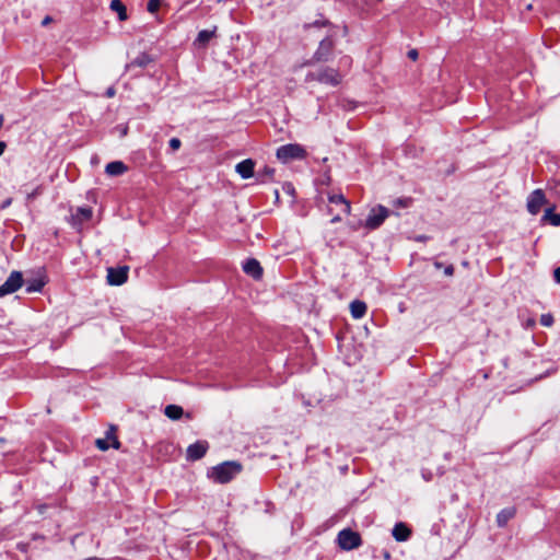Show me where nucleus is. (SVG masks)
Returning <instances> with one entry per match:
<instances>
[{
	"mask_svg": "<svg viewBox=\"0 0 560 560\" xmlns=\"http://www.w3.org/2000/svg\"><path fill=\"white\" fill-rule=\"evenodd\" d=\"M24 283L21 271L13 270L7 280L0 285V298L16 292Z\"/></svg>",
	"mask_w": 560,
	"mask_h": 560,
	"instance_id": "nucleus-5",
	"label": "nucleus"
},
{
	"mask_svg": "<svg viewBox=\"0 0 560 560\" xmlns=\"http://www.w3.org/2000/svg\"><path fill=\"white\" fill-rule=\"evenodd\" d=\"M553 279L557 283L560 284V266L553 270Z\"/></svg>",
	"mask_w": 560,
	"mask_h": 560,
	"instance_id": "nucleus-35",
	"label": "nucleus"
},
{
	"mask_svg": "<svg viewBox=\"0 0 560 560\" xmlns=\"http://www.w3.org/2000/svg\"><path fill=\"white\" fill-rule=\"evenodd\" d=\"M152 61H153V59L150 55H148L147 52H141L127 67L128 68H132V67L145 68Z\"/></svg>",
	"mask_w": 560,
	"mask_h": 560,
	"instance_id": "nucleus-25",
	"label": "nucleus"
},
{
	"mask_svg": "<svg viewBox=\"0 0 560 560\" xmlns=\"http://www.w3.org/2000/svg\"><path fill=\"white\" fill-rule=\"evenodd\" d=\"M50 22H51V18H50V16H46V18L42 21V25H43V26H46V25H48Z\"/></svg>",
	"mask_w": 560,
	"mask_h": 560,
	"instance_id": "nucleus-39",
	"label": "nucleus"
},
{
	"mask_svg": "<svg viewBox=\"0 0 560 560\" xmlns=\"http://www.w3.org/2000/svg\"><path fill=\"white\" fill-rule=\"evenodd\" d=\"M10 205V200H7L4 203H3V208L8 207Z\"/></svg>",
	"mask_w": 560,
	"mask_h": 560,
	"instance_id": "nucleus-47",
	"label": "nucleus"
},
{
	"mask_svg": "<svg viewBox=\"0 0 560 560\" xmlns=\"http://www.w3.org/2000/svg\"><path fill=\"white\" fill-rule=\"evenodd\" d=\"M408 57L411 59V60H417L418 58V51L416 49H411L408 51Z\"/></svg>",
	"mask_w": 560,
	"mask_h": 560,
	"instance_id": "nucleus-37",
	"label": "nucleus"
},
{
	"mask_svg": "<svg viewBox=\"0 0 560 560\" xmlns=\"http://www.w3.org/2000/svg\"><path fill=\"white\" fill-rule=\"evenodd\" d=\"M515 513H516L515 508L502 509L497 514V518H495L497 525L499 527H504L509 523V521L512 520L515 516Z\"/></svg>",
	"mask_w": 560,
	"mask_h": 560,
	"instance_id": "nucleus-18",
	"label": "nucleus"
},
{
	"mask_svg": "<svg viewBox=\"0 0 560 560\" xmlns=\"http://www.w3.org/2000/svg\"><path fill=\"white\" fill-rule=\"evenodd\" d=\"M535 325V319H529L527 322V326L533 327Z\"/></svg>",
	"mask_w": 560,
	"mask_h": 560,
	"instance_id": "nucleus-43",
	"label": "nucleus"
},
{
	"mask_svg": "<svg viewBox=\"0 0 560 560\" xmlns=\"http://www.w3.org/2000/svg\"><path fill=\"white\" fill-rule=\"evenodd\" d=\"M394 207L409 208V207H411V199L410 198H398L395 200Z\"/></svg>",
	"mask_w": 560,
	"mask_h": 560,
	"instance_id": "nucleus-32",
	"label": "nucleus"
},
{
	"mask_svg": "<svg viewBox=\"0 0 560 560\" xmlns=\"http://www.w3.org/2000/svg\"><path fill=\"white\" fill-rule=\"evenodd\" d=\"M162 0H149L147 9L150 13H155L161 7Z\"/></svg>",
	"mask_w": 560,
	"mask_h": 560,
	"instance_id": "nucleus-31",
	"label": "nucleus"
},
{
	"mask_svg": "<svg viewBox=\"0 0 560 560\" xmlns=\"http://www.w3.org/2000/svg\"><path fill=\"white\" fill-rule=\"evenodd\" d=\"M545 210L551 211V210H555V207L553 206L547 207Z\"/></svg>",
	"mask_w": 560,
	"mask_h": 560,
	"instance_id": "nucleus-48",
	"label": "nucleus"
},
{
	"mask_svg": "<svg viewBox=\"0 0 560 560\" xmlns=\"http://www.w3.org/2000/svg\"><path fill=\"white\" fill-rule=\"evenodd\" d=\"M209 448V444L207 441H196L190 444L186 451V458L190 462H196L201 459Z\"/></svg>",
	"mask_w": 560,
	"mask_h": 560,
	"instance_id": "nucleus-10",
	"label": "nucleus"
},
{
	"mask_svg": "<svg viewBox=\"0 0 560 560\" xmlns=\"http://www.w3.org/2000/svg\"><path fill=\"white\" fill-rule=\"evenodd\" d=\"M235 171L243 179H248L255 175V162L252 159L243 160L236 164Z\"/></svg>",
	"mask_w": 560,
	"mask_h": 560,
	"instance_id": "nucleus-14",
	"label": "nucleus"
},
{
	"mask_svg": "<svg viewBox=\"0 0 560 560\" xmlns=\"http://www.w3.org/2000/svg\"><path fill=\"white\" fill-rule=\"evenodd\" d=\"M545 202V192L541 189H536L527 198V210H539Z\"/></svg>",
	"mask_w": 560,
	"mask_h": 560,
	"instance_id": "nucleus-15",
	"label": "nucleus"
},
{
	"mask_svg": "<svg viewBox=\"0 0 560 560\" xmlns=\"http://www.w3.org/2000/svg\"><path fill=\"white\" fill-rule=\"evenodd\" d=\"M243 469L237 460H225L220 463L207 471V477L215 483L224 485L233 480Z\"/></svg>",
	"mask_w": 560,
	"mask_h": 560,
	"instance_id": "nucleus-1",
	"label": "nucleus"
},
{
	"mask_svg": "<svg viewBox=\"0 0 560 560\" xmlns=\"http://www.w3.org/2000/svg\"><path fill=\"white\" fill-rule=\"evenodd\" d=\"M294 187L290 183H285L282 185V194L288 197V206L291 207L294 201Z\"/></svg>",
	"mask_w": 560,
	"mask_h": 560,
	"instance_id": "nucleus-28",
	"label": "nucleus"
},
{
	"mask_svg": "<svg viewBox=\"0 0 560 560\" xmlns=\"http://www.w3.org/2000/svg\"><path fill=\"white\" fill-rule=\"evenodd\" d=\"M307 81L315 80L324 84L336 86L341 81L340 73L332 68H323L316 72H310L306 77Z\"/></svg>",
	"mask_w": 560,
	"mask_h": 560,
	"instance_id": "nucleus-4",
	"label": "nucleus"
},
{
	"mask_svg": "<svg viewBox=\"0 0 560 560\" xmlns=\"http://www.w3.org/2000/svg\"><path fill=\"white\" fill-rule=\"evenodd\" d=\"M215 31H217V27H214L213 30L200 31L195 40V44L198 46H201V47L206 46L210 42V39L214 37Z\"/></svg>",
	"mask_w": 560,
	"mask_h": 560,
	"instance_id": "nucleus-23",
	"label": "nucleus"
},
{
	"mask_svg": "<svg viewBox=\"0 0 560 560\" xmlns=\"http://www.w3.org/2000/svg\"><path fill=\"white\" fill-rule=\"evenodd\" d=\"M180 145H182V142L178 138H172L170 140V147L173 151L178 150L180 148Z\"/></svg>",
	"mask_w": 560,
	"mask_h": 560,
	"instance_id": "nucleus-33",
	"label": "nucleus"
},
{
	"mask_svg": "<svg viewBox=\"0 0 560 560\" xmlns=\"http://www.w3.org/2000/svg\"><path fill=\"white\" fill-rule=\"evenodd\" d=\"M553 316L550 313H546L540 316V324L545 327H550L553 324Z\"/></svg>",
	"mask_w": 560,
	"mask_h": 560,
	"instance_id": "nucleus-30",
	"label": "nucleus"
},
{
	"mask_svg": "<svg viewBox=\"0 0 560 560\" xmlns=\"http://www.w3.org/2000/svg\"><path fill=\"white\" fill-rule=\"evenodd\" d=\"M77 210L83 211L86 210L85 208L79 207Z\"/></svg>",
	"mask_w": 560,
	"mask_h": 560,
	"instance_id": "nucleus-51",
	"label": "nucleus"
},
{
	"mask_svg": "<svg viewBox=\"0 0 560 560\" xmlns=\"http://www.w3.org/2000/svg\"><path fill=\"white\" fill-rule=\"evenodd\" d=\"M95 445L100 451H108L109 447H113L114 450H119L121 446V443L119 442L117 435H116V427L110 425L108 430L105 432V438L97 439L95 441Z\"/></svg>",
	"mask_w": 560,
	"mask_h": 560,
	"instance_id": "nucleus-8",
	"label": "nucleus"
},
{
	"mask_svg": "<svg viewBox=\"0 0 560 560\" xmlns=\"http://www.w3.org/2000/svg\"><path fill=\"white\" fill-rule=\"evenodd\" d=\"M128 167L121 161H114L106 165L105 172L109 176H119L127 172Z\"/></svg>",
	"mask_w": 560,
	"mask_h": 560,
	"instance_id": "nucleus-20",
	"label": "nucleus"
},
{
	"mask_svg": "<svg viewBox=\"0 0 560 560\" xmlns=\"http://www.w3.org/2000/svg\"><path fill=\"white\" fill-rule=\"evenodd\" d=\"M382 555H383L385 560H389L390 559V552L388 550L383 549L382 550Z\"/></svg>",
	"mask_w": 560,
	"mask_h": 560,
	"instance_id": "nucleus-38",
	"label": "nucleus"
},
{
	"mask_svg": "<svg viewBox=\"0 0 560 560\" xmlns=\"http://www.w3.org/2000/svg\"><path fill=\"white\" fill-rule=\"evenodd\" d=\"M542 222L550 223L553 226L560 225V212H544Z\"/></svg>",
	"mask_w": 560,
	"mask_h": 560,
	"instance_id": "nucleus-27",
	"label": "nucleus"
},
{
	"mask_svg": "<svg viewBox=\"0 0 560 560\" xmlns=\"http://www.w3.org/2000/svg\"><path fill=\"white\" fill-rule=\"evenodd\" d=\"M164 415L168 419H171L173 421H177L184 416V409H183V407H180L178 405L171 404L165 407Z\"/></svg>",
	"mask_w": 560,
	"mask_h": 560,
	"instance_id": "nucleus-22",
	"label": "nucleus"
},
{
	"mask_svg": "<svg viewBox=\"0 0 560 560\" xmlns=\"http://www.w3.org/2000/svg\"><path fill=\"white\" fill-rule=\"evenodd\" d=\"M306 150L298 143H289L281 145L277 149V158L282 163H288L293 160H302L306 156Z\"/></svg>",
	"mask_w": 560,
	"mask_h": 560,
	"instance_id": "nucleus-3",
	"label": "nucleus"
},
{
	"mask_svg": "<svg viewBox=\"0 0 560 560\" xmlns=\"http://www.w3.org/2000/svg\"><path fill=\"white\" fill-rule=\"evenodd\" d=\"M94 212H70L65 219L77 232L90 228L93 221Z\"/></svg>",
	"mask_w": 560,
	"mask_h": 560,
	"instance_id": "nucleus-6",
	"label": "nucleus"
},
{
	"mask_svg": "<svg viewBox=\"0 0 560 560\" xmlns=\"http://www.w3.org/2000/svg\"><path fill=\"white\" fill-rule=\"evenodd\" d=\"M411 534V529L402 522L396 523L392 529V535L398 542L407 541Z\"/></svg>",
	"mask_w": 560,
	"mask_h": 560,
	"instance_id": "nucleus-16",
	"label": "nucleus"
},
{
	"mask_svg": "<svg viewBox=\"0 0 560 560\" xmlns=\"http://www.w3.org/2000/svg\"><path fill=\"white\" fill-rule=\"evenodd\" d=\"M336 222H343L342 231L345 233H351L364 226V222L355 215H352L351 212H345L343 217L337 214L330 219V223Z\"/></svg>",
	"mask_w": 560,
	"mask_h": 560,
	"instance_id": "nucleus-7",
	"label": "nucleus"
},
{
	"mask_svg": "<svg viewBox=\"0 0 560 560\" xmlns=\"http://www.w3.org/2000/svg\"><path fill=\"white\" fill-rule=\"evenodd\" d=\"M423 478L427 480V481H430L431 480V474L429 475H425V474H422Z\"/></svg>",
	"mask_w": 560,
	"mask_h": 560,
	"instance_id": "nucleus-44",
	"label": "nucleus"
},
{
	"mask_svg": "<svg viewBox=\"0 0 560 560\" xmlns=\"http://www.w3.org/2000/svg\"><path fill=\"white\" fill-rule=\"evenodd\" d=\"M5 147V143L3 141H0V156L3 154Z\"/></svg>",
	"mask_w": 560,
	"mask_h": 560,
	"instance_id": "nucleus-41",
	"label": "nucleus"
},
{
	"mask_svg": "<svg viewBox=\"0 0 560 560\" xmlns=\"http://www.w3.org/2000/svg\"><path fill=\"white\" fill-rule=\"evenodd\" d=\"M412 240L416 242L424 243V242H428L429 240H431V236L425 235V234H419V235H416Z\"/></svg>",
	"mask_w": 560,
	"mask_h": 560,
	"instance_id": "nucleus-34",
	"label": "nucleus"
},
{
	"mask_svg": "<svg viewBox=\"0 0 560 560\" xmlns=\"http://www.w3.org/2000/svg\"><path fill=\"white\" fill-rule=\"evenodd\" d=\"M115 94H116V90H115V88H113V86L108 88V89L106 90V92H105L106 97H109V98H110V97H114V96H115Z\"/></svg>",
	"mask_w": 560,
	"mask_h": 560,
	"instance_id": "nucleus-36",
	"label": "nucleus"
},
{
	"mask_svg": "<svg viewBox=\"0 0 560 560\" xmlns=\"http://www.w3.org/2000/svg\"><path fill=\"white\" fill-rule=\"evenodd\" d=\"M46 283L47 277L45 272L38 271L36 276L24 280L23 284L25 285V292L30 294L35 292H42Z\"/></svg>",
	"mask_w": 560,
	"mask_h": 560,
	"instance_id": "nucleus-11",
	"label": "nucleus"
},
{
	"mask_svg": "<svg viewBox=\"0 0 560 560\" xmlns=\"http://www.w3.org/2000/svg\"><path fill=\"white\" fill-rule=\"evenodd\" d=\"M128 266L107 268V282L110 285H121L128 280Z\"/></svg>",
	"mask_w": 560,
	"mask_h": 560,
	"instance_id": "nucleus-9",
	"label": "nucleus"
},
{
	"mask_svg": "<svg viewBox=\"0 0 560 560\" xmlns=\"http://www.w3.org/2000/svg\"><path fill=\"white\" fill-rule=\"evenodd\" d=\"M336 542L341 550L351 551L359 548L363 541L358 532L351 528H343L338 533Z\"/></svg>",
	"mask_w": 560,
	"mask_h": 560,
	"instance_id": "nucleus-2",
	"label": "nucleus"
},
{
	"mask_svg": "<svg viewBox=\"0 0 560 560\" xmlns=\"http://www.w3.org/2000/svg\"><path fill=\"white\" fill-rule=\"evenodd\" d=\"M390 212H376L372 215H369L364 222V228L369 231H373L378 229Z\"/></svg>",
	"mask_w": 560,
	"mask_h": 560,
	"instance_id": "nucleus-17",
	"label": "nucleus"
},
{
	"mask_svg": "<svg viewBox=\"0 0 560 560\" xmlns=\"http://www.w3.org/2000/svg\"><path fill=\"white\" fill-rule=\"evenodd\" d=\"M2 125H3V116L0 115V128L2 127Z\"/></svg>",
	"mask_w": 560,
	"mask_h": 560,
	"instance_id": "nucleus-46",
	"label": "nucleus"
},
{
	"mask_svg": "<svg viewBox=\"0 0 560 560\" xmlns=\"http://www.w3.org/2000/svg\"><path fill=\"white\" fill-rule=\"evenodd\" d=\"M243 271L254 280H260L264 276V269L256 258H247L242 264Z\"/></svg>",
	"mask_w": 560,
	"mask_h": 560,
	"instance_id": "nucleus-12",
	"label": "nucleus"
},
{
	"mask_svg": "<svg viewBox=\"0 0 560 560\" xmlns=\"http://www.w3.org/2000/svg\"><path fill=\"white\" fill-rule=\"evenodd\" d=\"M335 43L331 39V37L328 36L324 38L323 40H320L319 46L313 56V59L315 61H327L331 55Z\"/></svg>",
	"mask_w": 560,
	"mask_h": 560,
	"instance_id": "nucleus-13",
	"label": "nucleus"
},
{
	"mask_svg": "<svg viewBox=\"0 0 560 560\" xmlns=\"http://www.w3.org/2000/svg\"><path fill=\"white\" fill-rule=\"evenodd\" d=\"M451 456H452V455H451V453H450V452H447V453H445V454H444L445 459H450V458H451Z\"/></svg>",
	"mask_w": 560,
	"mask_h": 560,
	"instance_id": "nucleus-45",
	"label": "nucleus"
},
{
	"mask_svg": "<svg viewBox=\"0 0 560 560\" xmlns=\"http://www.w3.org/2000/svg\"><path fill=\"white\" fill-rule=\"evenodd\" d=\"M374 210L383 211V210H388V209L382 205H378L377 208H375Z\"/></svg>",
	"mask_w": 560,
	"mask_h": 560,
	"instance_id": "nucleus-42",
	"label": "nucleus"
},
{
	"mask_svg": "<svg viewBox=\"0 0 560 560\" xmlns=\"http://www.w3.org/2000/svg\"><path fill=\"white\" fill-rule=\"evenodd\" d=\"M276 199H277V201H279V199H280V195L278 191H276Z\"/></svg>",
	"mask_w": 560,
	"mask_h": 560,
	"instance_id": "nucleus-50",
	"label": "nucleus"
},
{
	"mask_svg": "<svg viewBox=\"0 0 560 560\" xmlns=\"http://www.w3.org/2000/svg\"><path fill=\"white\" fill-rule=\"evenodd\" d=\"M275 174V170L270 166H265L262 170L258 171L256 174L257 180L260 183H265L268 179L272 178Z\"/></svg>",
	"mask_w": 560,
	"mask_h": 560,
	"instance_id": "nucleus-26",
	"label": "nucleus"
},
{
	"mask_svg": "<svg viewBox=\"0 0 560 560\" xmlns=\"http://www.w3.org/2000/svg\"><path fill=\"white\" fill-rule=\"evenodd\" d=\"M327 198L329 203L336 207H343L345 210H350V202L345 198L342 194L329 192Z\"/></svg>",
	"mask_w": 560,
	"mask_h": 560,
	"instance_id": "nucleus-21",
	"label": "nucleus"
},
{
	"mask_svg": "<svg viewBox=\"0 0 560 560\" xmlns=\"http://www.w3.org/2000/svg\"><path fill=\"white\" fill-rule=\"evenodd\" d=\"M433 265H434V267L436 269H441L442 268V271L447 277H452L454 275L455 268H454V266L452 264H448V265L444 266L443 262L436 260V261H434Z\"/></svg>",
	"mask_w": 560,
	"mask_h": 560,
	"instance_id": "nucleus-29",
	"label": "nucleus"
},
{
	"mask_svg": "<svg viewBox=\"0 0 560 560\" xmlns=\"http://www.w3.org/2000/svg\"><path fill=\"white\" fill-rule=\"evenodd\" d=\"M16 547H18V549H19V550H21V551H26L27 545H26V544H22V542H20V544H18V546H16Z\"/></svg>",
	"mask_w": 560,
	"mask_h": 560,
	"instance_id": "nucleus-40",
	"label": "nucleus"
},
{
	"mask_svg": "<svg viewBox=\"0 0 560 560\" xmlns=\"http://www.w3.org/2000/svg\"><path fill=\"white\" fill-rule=\"evenodd\" d=\"M366 303L361 300H354L350 303V313L354 319L362 318L366 313Z\"/></svg>",
	"mask_w": 560,
	"mask_h": 560,
	"instance_id": "nucleus-19",
	"label": "nucleus"
},
{
	"mask_svg": "<svg viewBox=\"0 0 560 560\" xmlns=\"http://www.w3.org/2000/svg\"><path fill=\"white\" fill-rule=\"evenodd\" d=\"M83 560H98L96 557H91V558H86V559H83Z\"/></svg>",
	"mask_w": 560,
	"mask_h": 560,
	"instance_id": "nucleus-49",
	"label": "nucleus"
},
{
	"mask_svg": "<svg viewBox=\"0 0 560 560\" xmlns=\"http://www.w3.org/2000/svg\"><path fill=\"white\" fill-rule=\"evenodd\" d=\"M109 8L118 14L119 21H126L128 19L126 5L120 0H112Z\"/></svg>",
	"mask_w": 560,
	"mask_h": 560,
	"instance_id": "nucleus-24",
	"label": "nucleus"
}]
</instances>
